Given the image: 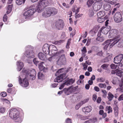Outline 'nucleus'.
I'll list each match as a JSON object with an SVG mask.
<instances>
[{"instance_id": "f257e3e1", "label": "nucleus", "mask_w": 123, "mask_h": 123, "mask_svg": "<svg viewBox=\"0 0 123 123\" xmlns=\"http://www.w3.org/2000/svg\"><path fill=\"white\" fill-rule=\"evenodd\" d=\"M49 4L48 0H40L38 2L36 8L30 9L23 13V15L25 18L27 19L31 16L36 11L41 12L44 7L48 6Z\"/></svg>"}, {"instance_id": "f03ea898", "label": "nucleus", "mask_w": 123, "mask_h": 123, "mask_svg": "<svg viewBox=\"0 0 123 123\" xmlns=\"http://www.w3.org/2000/svg\"><path fill=\"white\" fill-rule=\"evenodd\" d=\"M108 37L109 38H113L112 39V40H114L113 42L109 46L110 48H111L117 43L121 39L118 31L115 29H113L109 31Z\"/></svg>"}, {"instance_id": "7ed1b4c3", "label": "nucleus", "mask_w": 123, "mask_h": 123, "mask_svg": "<svg viewBox=\"0 0 123 123\" xmlns=\"http://www.w3.org/2000/svg\"><path fill=\"white\" fill-rule=\"evenodd\" d=\"M58 12V10L54 7H48L42 13V16L45 17H48L51 16L56 14Z\"/></svg>"}, {"instance_id": "20e7f679", "label": "nucleus", "mask_w": 123, "mask_h": 123, "mask_svg": "<svg viewBox=\"0 0 123 123\" xmlns=\"http://www.w3.org/2000/svg\"><path fill=\"white\" fill-rule=\"evenodd\" d=\"M19 112L16 109L13 108L10 111L9 115L12 118L15 120L17 119V121L21 122L22 119L19 117Z\"/></svg>"}, {"instance_id": "39448f33", "label": "nucleus", "mask_w": 123, "mask_h": 123, "mask_svg": "<svg viewBox=\"0 0 123 123\" xmlns=\"http://www.w3.org/2000/svg\"><path fill=\"white\" fill-rule=\"evenodd\" d=\"M26 50L25 54V56L28 58H33L35 57L33 51V47L30 45H28L26 47Z\"/></svg>"}, {"instance_id": "423d86ee", "label": "nucleus", "mask_w": 123, "mask_h": 123, "mask_svg": "<svg viewBox=\"0 0 123 123\" xmlns=\"http://www.w3.org/2000/svg\"><path fill=\"white\" fill-rule=\"evenodd\" d=\"M22 72L24 74L30 76V79H31L32 80H35L36 78V73L34 69L27 70L23 69L22 70Z\"/></svg>"}, {"instance_id": "0eeeda50", "label": "nucleus", "mask_w": 123, "mask_h": 123, "mask_svg": "<svg viewBox=\"0 0 123 123\" xmlns=\"http://www.w3.org/2000/svg\"><path fill=\"white\" fill-rule=\"evenodd\" d=\"M66 63V59L64 54L61 55L57 61V63L59 65H64Z\"/></svg>"}, {"instance_id": "6e6552de", "label": "nucleus", "mask_w": 123, "mask_h": 123, "mask_svg": "<svg viewBox=\"0 0 123 123\" xmlns=\"http://www.w3.org/2000/svg\"><path fill=\"white\" fill-rule=\"evenodd\" d=\"M76 90L75 87H73L72 86L68 88H65L63 89L64 93L67 95L70 94L71 93L74 92Z\"/></svg>"}, {"instance_id": "1a4fd4ad", "label": "nucleus", "mask_w": 123, "mask_h": 123, "mask_svg": "<svg viewBox=\"0 0 123 123\" xmlns=\"http://www.w3.org/2000/svg\"><path fill=\"white\" fill-rule=\"evenodd\" d=\"M114 21L116 22L119 23L122 20V17L121 13L119 12H117L114 15L113 17Z\"/></svg>"}, {"instance_id": "9d476101", "label": "nucleus", "mask_w": 123, "mask_h": 123, "mask_svg": "<svg viewBox=\"0 0 123 123\" xmlns=\"http://www.w3.org/2000/svg\"><path fill=\"white\" fill-rule=\"evenodd\" d=\"M18 79V81L19 84L22 86L24 87H26L28 86L29 82H28V80L26 78H25L22 80L21 79L20 77L19 76Z\"/></svg>"}, {"instance_id": "9b49d317", "label": "nucleus", "mask_w": 123, "mask_h": 123, "mask_svg": "<svg viewBox=\"0 0 123 123\" xmlns=\"http://www.w3.org/2000/svg\"><path fill=\"white\" fill-rule=\"evenodd\" d=\"M123 58V54H120L115 57L114 59V62L116 64L120 63Z\"/></svg>"}, {"instance_id": "f8f14e48", "label": "nucleus", "mask_w": 123, "mask_h": 123, "mask_svg": "<svg viewBox=\"0 0 123 123\" xmlns=\"http://www.w3.org/2000/svg\"><path fill=\"white\" fill-rule=\"evenodd\" d=\"M65 75V74L63 73L61 74L54 79V81L55 82H57L58 83L62 82L63 79L66 78Z\"/></svg>"}, {"instance_id": "ddd939ff", "label": "nucleus", "mask_w": 123, "mask_h": 123, "mask_svg": "<svg viewBox=\"0 0 123 123\" xmlns=\"http://www.w3.org/2000/svg\"><path fill=\"white\" fill-rule=\"evenodd\" d=\"M50 45L46 43L44 44L43 46V51L45 54H49L50 52Z\"/></svg>"}, {"instance_id": "4468645a", "label": "nucleus", "mask_w": 123, "mask_h": 123, "mask_svg": "<svg viewBox=\"0 0 123 123\" xmlns=\"http://www.w3.org/2000/svg\"><path fill=\"white\" fill-rule=\"evenodd\" d=\"M102 6V3H100L97 2L94 3L92 6L93 9L94 11L97 12L100 9Z\"/></svg>"}, {"instance_id": "2eb2a0df", "label": "nucleus", "mask_w": 123, "mask_h": 123, "mask_svg": "<svg viewBox=\"0 0 123 123\" xmlns=\"http://www.w3.org/2000/svg\"><path fill=\"white\" fill-rule=\"evenodd\" d=\"M55 26L59 30L62 29L64 26V25L62 20H59L56 21L55 23Z\"/></svg>"}, {"instance_id": "dca6fc26", "label": "nucleus", "mask_w": 123, "mask_h": 123, "mask_svg": "<svg viewBox=\"0 0 123 123\" xmlns=\"http://www.w3.org/2000/svg\"><path fill=\"white\" fill-rule=\"evenodd\" d=\"M75 82V80L72 78L69 79L68 78L65 80L64 84L67 86L71 85L74 83Z\"/></svg>"}, {"instance_id": "f3484780", "label": "nucleus", "mask_w": 123, "mask_h": 123, "mask_svg": "<svg viewBox=\"0 0 123 123\" xmlns=\"http://www.w3.org/2000/svg\"><path fill=\"white\" fill-rule=\"evenodd\" d=\"M63 50H62L57 52H56L55 53H51V54H52L53 55V56L51 57V58H52V60L55 61L56 60V59L57 58L56 56H57L60 54L63 53Z\"/></svg>"}, {"instance_id": "a211bd4d", "label": "nucleus", "mask_w": 123, "mask_h": 123, "mask_svg": "<svg viewBox=\"0 0 123 123\" xmlns=\"http://www.w3.org/2000/svg\"><path fill=\"white\" fill-rule=\"evenodd\" d=\"M123 71L121 72V71L118 70H112L111 72V73L112 74H115L120 77H123Z\"/></svg>"}, {"instance_id": "6ab92c4d", "label": "nucleus", "mask_w": 123, "mask_h": 123, "mask_svg": "<svg viewBox=\"0 0 123 123\" xmlns=\"http://www.w3.org/2000/svg\"><path fill=\"white\" fill-rule=\"evenodd\" d=\"M44 63V62H41L38 65V67L39 69L41 71H43L44 72H46L47 71V68H45L43 66V64Z\"/></svg>"}, {"instance_id": "aec40b11", "label": "nucleus", "mask_w": 123, "mask_h": 123, "mask_svg": "<svg viewBox=\"0 0 123 123\" xmlns=\"http://www.w3.org/2000/svg\"><path fill=\"white\" fill-rule=\"evenodd\" d=\"M17 65L18 66L17 70L18 71H20L23 68L24 66L23 63L20 61H18L17 62Z\"/></svg>"}, {"instance_id": "412c9836", "label": "nucleus", "mask_w": 123, "mask_h": 123, "mask_svg": "<svg viewBox=\"0 0 123 123\" xmlns=\"http://www.w3.org/2000/svg\"><path fill=\"white\" fill-rule=\"evenodd\" d=\"M88 99H87L86 100L81 101L79 103H78L75 106V108L77 110L82 105H83L85 104L88 101Z\"/></svg>"}, {"instance_id": "4be33fe9", "label": "nucleus", "mask_w": 123, "mask_h": 123, "mask_svg": "<svg viewBox=\"0 0 123 123\" xmlns=\"http://www.w3.org/2000/svg\"><path fill=\"white\" fill-rule=\"evenodd\" d=\"M92 108L91 106H89L84 107L82 109L83 112H89L91 111Z\"/></svg>"}, {"instance_id": "5701e85b", "label": "nucleus", "mask_w": 123, "mask_h": 123, "mask_svg": "<svg viewBox=\"0 0 123 123\" xmlns=\"http://www.w3.org/2000/svg\"><path fill=\"white\" fill-rule=\"evenodd\" d=\"M103 7L105 10L106 11H108L110 9L111 6L110 4L105 3L103 5Z\"/></svg>"}, {"instance_id": "b1692460", "label": "nucleus", "mask_w": 123, "mask_h": 123, "mask_svg": "<svg viewBox=\"0 0 123 123\" xmlns=\"http://www.w3.org/2000/svg\"><path fill=\"white\" fill-rule=\"evenodd\" d=\"M38 57L40 60H44L46 58V56L42 52H40L38 54Z\"/></svg>"}, {"instance_id": "393cba45", "label": "nucleus", "mask_w": 123, "mask_h": 123, "mask_svg": "<svg viewBox=\"0 0 123 123\" xmlns=\"http://www.w3.org/2000/svg\"><path fill=\"white\" fill-rule=\"evenodd\" d=\"M99 31L101 32L102 33L104 34H107L109 32L108 29L105 27H102L100 30Z\"/></svg>"}, {"instance_id": "a878e982", "label": "nucleus", "mask_w": 123, "mask_h": 123, "mask_svg": "<svg viewBox=\"0 0 123 123\" xmlns=\"http://www.w3.org/2000/svg\"><path fill=\"white\" fill-rule=\"evenodd\" d=\"M97 16L98 18H102L105 15L104 11H101L98 12Z\"/></svg>"}, {"instance_id": "bb28decb", "label": "nucleus", "mask_w": 123, "mask_h": 123, "mask_svg": "<svg viewBox=\"0 0 123 123\" xmlns=\"http://www.w3.org/2000/svg\"><path fill=\"white\" fill-rule=\"evenodd\" d=\"M112 56L113 55L112 54L109 53L107 56V57L105 58V61L104 62H107L110 60H111L112 58Z\"/></svg>"}, {"instance_id": "cd10ccee", "label": "nucleus", "mask_w": 123, "mask_h": 123, "mask_svg": "<svg viewBox=\"0 0 123 123\" xmlns=\"http://www.w3.org/2000/svg\"><path fill=\"white\" fill-rule=\"evenodd\" d=\"M94 0H88L86 5L88 7H90L94 2Z\"/></svg>"}, {"instance_id": "c85d7f7f", "label": "nucleus", "mask_w": 123, "mask_h": 123, "mask_svg": "<svg viewBox=\"0 0 123 123\" xmlns=\"http://www.w3.org/2000/svg\"><path fill=\"white\" fill-rule=\"evenodd\" d=\"M12 6L13 5L12 4L8 5L7 7V10L6 12L8 14L11 11Z\"/></svg>"}, {"instance_id": "c756f323", "label": "nucleus", "mask_w": 123, "mask_h": 123, "mask_svg": "<svg viewBox=\"0 0 123 123\" xmlns=\"http://www.w3.org/2000/svg\"><path fill=\"white\" fill-rule=\"evenodd\" d=\"M50 49L52 48V50H50L51 52L52 53H53V51H56L57 50V49L54 45H50ZM54 52V53H55Z\"/></svg>"}, {"instance_id": "7c9ffc66", "label": "nucleus", "mask_w": 123, "mask_h": 123, "mask_svg": "<svg viewBox=\"0 0 123 123\" xmlns=\"http://www.w3.org/2000/svg\"><path fill=\"white\" fill-rule=\"evenodd\" d=\"M25 0H17L16 3L18 5H20L22 4H24Z\"/></svg>"}, {"instance_id": "2f4dec72", "label": "nucleus", "mask_w": 123, "mask_h": 123, "mask_svg": "<svg viewBox=\"0 0 123 123\" xmlns=\"http://www.w3.org/2000/svg\"><path fill=\"white\" fill-rule=\"evenodd\" d=\"M107 97L109 100L111 101L112 100L113 98L114 97V96L111 93L109 92L108 93V96Z\"/></svg>"}, {"instance_id": "473e14b6", "label": "nucleus", "mask_w": 123, "mask_h": 123, "mask_svg": "<svg viewBox=\"0 0 123 123\" xmlns=\"http://www.w3.org/2000/svg\"><path fill=\"white\" fill-rule=\"evenodd\" d=\"M117 44V46L119 47L123 48V40H120Z\"/></svg>"}, {"instance_id": "72a5a7b5", "label": "nucleus", "mask_w": 123, "mask_h": 123, "mask_svg": "<svg viewBox=\"0 0 123 123\" xmlns=\"http://www.w3.org/2000/svg\"><path fill=\"white\" fill-rule=\"evenodd\" d=\"M117 68L116 70L121 71L123 69V65L122 63H120L118 66L117 65Z\"/></svg>"}, {"instance_id": "f704fd0d", "label": "nucleus", "mask_w": 123, "mask_h": 123, "mask_svg": "<svg viewBox=\"0 0 123 123\" xmlns=\"http://www.w3.org/2000/svg\"><path fill=\"white\" fill-rule=\"evenodd\" d=\"M115 115L116 116H117L118 114V108L117 106H116L114 108Z\"/></svg>"}, {"instance_id": "c9c22d12", "label": "nucleus", "mask_w": 123, "mask_h": 123, "mask_svg": "<svg viewBox=\"0 0 123 123\" xmlns=\"http://www.w3.org/2000/svg\"><path fill=\"white\" fill-rule=\"evenodd\" d=\"M64 71V69L63 68L60 69L58 70L56 72L55 74V75L56 76L58 75L60 73H61Z\"/></svg>"}, {"instance_id": "e433bc0d", "label": "nucleus", "mask_w": 123, "mask_h": 123, "mask_svg": "<svg viewBox=\"0 0 123 123\" xmlns=\"http://www.w3.org/2000/svg\"><path fill=\"white\" fill-rule=\"evenodd\" d=\"M81 51L82 53V55L85 56V54L87 52L86 47H84L83 49L81 50Z\"/></svg>"}, {"instance_id": "4c0bfd02", "label": "nucleus", "mask_w": 123, "mask_h": 123, "mask_svg": "<svg viewBox=\"0 0 123 123\" xmlns=\"http://www.w3.org/2000/svg\"><path fill=\"white\" fill-rule=\"evenodd\" d=\"M43 74L41 72H39L38 73V78L39 79H42L44 77Z\"/></svg>"}, {"instance_id": "58836bf2", "label": "nucleus", "mask_w": 123, "mask_h": 123, "mask_svg": "<svg viewBox=\"0 0 123 123\" xmlns=\"http://www.w3.org/2000/svg\"><path fill=\"white\" fill-rule=\"evenodd\" d=\"M104 40V38L102 36L100 37H98L96 38V40L97 41L101 42H103Z\"/></svg>"}, {"instance_id": "ea45409f", "label": "nucleus", "mask_w": 123, "mask_h": 123, "mask_svg": "<svg viewBox=\"0 0 123 123\" xmlns=\"http://www.w3.org/2000/svg\"><path fill=\"white\" fill-rule=\"evenodd\" d=\"M119 86L120 88L121 89L120 91L123 92V81L120 83L119 84Z\"/></svg>"}, {"instance_id": "a19ab883", "label": "nucleus", "mask_w": 123, "mask_h": 123, "mask_svg": "<svg viewBox=\"0 0 123 123\" xmlns=\"http://www.w3.org/2000/svg\"><path fill=\"white\" fill-rule=\"evenodd\" d=\"M89 116H81L80 119L81 120H85L88 119L89 118Z\"/></svg>"}, {"instance_id": "79ce46f5", "label": "nucleus", "mask_w": 123, "mask_h": 123, "mask_svg": "<svg viewBox=\"0 0 123 123\" xmlns=\"http://www.w3.org/2000/svg\"><path fill=\"white\" fill-rule=\"evenodd\" d=\"M105 80V79L102 77L98 78L97 79V81L98 82H103Z\"/></svg>"}, {"instance_id": "37998d69", "label": "nucleus", "mask_w": 123, "mask_h": 123, "mask_svg": "<svg viewBox=\"0 0 123 123\" xmlns=\"http://www.w3.org/2000/svg\"><path fill=\"white\" fill-rule=\"evenodd\" d=\"M113 41V40H112V39L108 40L106 41L104 43H103V44L104 45L106 44H108L109 45L110 43V42Z\"/></svg>"}, {"instance_id": "c03bdc74", "label": "nucleus", "mask_w": 123, "mask_h": 123, "mask_svg": "<svg viewBox=\"0 0 123 123\" xmlns=\"http://www.w3.org/2000/svg\"><path fill=\"white\" fill-rule=\"evenodd\" d=\"M108 64H104L102 65L101 67L103 69H106L107 68L108 66Z\"/></svg>"}, {"instance_id": "a18cd8bd", "label": "nucleus", "mask_w": 123, "mask_h": 123, "mask_svg": "<svg viewBox=\"0 0 123 123\" xmlns=\"http://www.w3.org/2000/svg\"><path fill=\"white\" fill-rule=\"evenodd\" d=\"M101 88H105L106 87V85L105 84H103L102 83L99 84L98 85Z\"/></svg>"}, {"instance_id": "49530a36", "label": "nucleus", "mask_w": 123, "mask_h": 123, "mask_svg": "<svg viewBox=\"0 0 123 123\" xmlns=\"http://www.w3.org/2000/svg\"><path fill=\"white\" fill-rule=\"evenodd\" d=\"M105 19L104 18H98V22L101 23L104 21Z\"/></svg>"}, {"instance_id": "de8ad7c7", "label": "nucleus", "mask_w": 123, "mask_h": 123, "mask_svg": "<svg viewBox=\"0 0 123 123\" xmlns=\"http://www.w3.org/2000/svg\"><path fill=\"white\" fill-rule=\"evenodd\" d=\"M106 108L108 110V113H110L111 112H112V109L111 107L110 106L109 107L108 106L106 107Z\"/></svg>"}, {"instance_id": "09e8293b", "label": "nucleus", "mask_w": 123, "mask_h": 123, "mask_svg": "<svg viewBox=\"0 0 123 123\" xmlns=\"http://www.w3.org/2000/svg\"><path fill=\"white\" fill-rule=\"evenodd\" d=\"M33 62H34V63L36 65L39 63V61L36 58H34L33 59Z\"/></svg>"}, {"instance_id": "8fccbe9b", "label": "nucleus", "mask_w": 123, "mask_h": 123, "mask_svg": "<svg viewBox=\"0 0 123 123\" xmlns=\"http://www.w3.org/2000/svg\"><path fill=\"white\" fill-rule=\"evenodd\" d=\"M5 111V108L4 107L0 108V113H4Z\"/></svg>"}, {"instance_id": "3c124183", "label": "nucleus", "mask_w": 123, "mask_h": 123, "mask_svg": "<svg viewBox=\"0 0 123 123\" xmlns=\"http://www.w3.org/2000/svg\"><path fill=\"white\" fill-rule=\"evenodd\" d=\"M117 65H116L114 64H112L111 65V68L112 69H115L117 68Z\"/></svg>"}, {"instance_id": "603ef678", "label": "nucleus", "mask_w": 123, "mask_h": 123, "mask_svg": "<svg viewBox=\"0 0 123 123\" xmlns=\"http://www.w3.org/2000/svg\"><path fill=\"white\" fill-rule=\"evenodd\" d=\"M0 94V95L3 97H5L7 95L6 93L5 92H3L1 93Z\"/></svg>"}, {"instance_id": "864d4df0", "label": "nucleus", "mask_w": 123, "mask_h": 123, "mask_svg": "<svg viewBox=\"0 0 123 123\" xmlns=\"http://www.w3.org/2000/svg\"><path fill=\"white\" fill-rule=\"evenodd\" d=\"M2 100H3L4 102H5L7 104H9L10 103V102L8 100L4 99V98H2L1 99Z\"/></svg>"}, {"instance_id": "5fc2aeb1", "label": "nucleus", "mask_w": 123, "mask_h": 123, "mask_svg": "<svg viewBox=\"0 0 123 123\" xmlns=\"http://www.w3.org/2000/svg\"><path fill=\"white\" fill-rule=\"evenodd\" d=\"M92 119H90L88 120L85 121L84 123H90L92 121Z\"/></svg>"}, {"instance_id": "6e6d98bb", "label": "nucleus", "mask_w": 123, "mask_h": 123, "mask_svg": "<svg viewBox=\"0 0 123 123\" xmlns=\"http://www.w3.org/2000/svg\"><path fill=\"white\" fill-rule=\"evenodd\" d=\"M66 122V123H72L71 119L69 118L67 119Z\"/></svg>"}, {"instance_id": "4d7b16f0", "label": "nucleus", "mask_w": 123, "mask_h": 123, "mask_svg": "<svg viewBox=\"0 0 123 123\" xmlns=\"http://www.w3.org/2000/svg\"><path fill=\"white\" fill-rule=\"evenodd\" d=\"M120 5L119 3L115 5L114 7H115V8H116V10H117V9L119 8L120 7Z\"/></svg>"}, {"instance_id": "13d9d810", "label": "nucleus", "mask_w": 123, "mask_h": 123, "mask_svg": "<svg viewBox=\"0 0 123 123\" xmlns=\"http://www.w3.org/2000/svg\"><path fill=\"white\" fill-rule=\"evenodd\" d=\"M65 85H66L64 84V83L62 84L59 87V89L60 90L62 89L64 87Z\"/></svg>"}, {"instance_id": "bf43d9fd", "label": "nucleus", "mask_w": 123, "mask_h": 123, "mask_svg": "<svg viewBox=\"0 0 123 123\" xmlns=\"http://www.w3.org/2000/svg\"><path fill=\"white\" fill-rule=\"evenodd\" d=\"M7 16L5 14L4 15L3 18V19L4 22H6L7 20Z\"/></svg>"}, {"instance_id": "052dcab7", "label": "nucleus", "mask_w": 123, "mask_h": 123, "mask_svg": "<svg viewBox=\"0 0 123 123\" xmlns=\"http://www.w3.org/2000/svg\"><path fill=\"white\" fill-rule=\"evenodd\" d=\"M97 96L96 94H94L93 95V99L94 101H95L97 98Z\"/></svg>"}, {"instance_id": "680f3d73", "label": "nucleus", "mask_w": 123, "mask_h": 123, "mask_svg": "<svg viewBox=\"0 0 123 123\" xmlns=\"http://www.w3.org/2000/svg\"><path fill=\"white\" fill-rule=\"evenodd\" d=\"M58 84L56 83L52 84L51 85V86L53 88H55L57 86Z\"/></svg>"}, {"instance_id": "e2e57ef3", "label": "nucleus", "mask_w": 123, "mask_h": 123, "mask_svg": "<svg viewBox=\"0 0 123 123\" xmlns=\"http://www.w3.org/2000/svg\"><path fill=\"white\" fill-rule=\"evenodd\" d=\"M94 89L95 91L98 92L99 91V89L98 87V86H95L94 87Z\"/></svg>"}, {"instance_id": "0e129e2a", "label": "nucleus", "mask_w": 123, "mask_h": 123, "mask_svg": "<svg viewBox=\"0 0 123 123\" xmlns=\"http://www.w3.org/2000/svg\"><path fill=\"white\" fill-rule=\"evenodd\" d=\"M116 79H117L116 77H114L113 78V80L112 81V82L113 84H115L116 82V81L115 80Z\"/></svg>"}, {"instance_id": "69168bd1", "label": "nucleus", "mask_w": 123, "mask_h": 123, "mask_svg": "<svg viewBox=\"0 0 123 123\" xmlns=\"http://www.w3.org/2000/svg\"><path fill=\"white\" fill-rule=\"evenodd\" d=\"M118 100L119 101L123 100V94H122L119 97Z\"/></svg>"}, {"instance_id": "338daca9", "label": "nucleus", "mask_w": 123, "mask_h": 123, "mask_svg": "<svg viewBox=\"0 0 123 123\" xmlns=\"http://www.w3.org/2000/svg\"><path fill=\"white\" fill-rule=\"evenodd\" d=\"M101 101V98L100 97H98L97 100V103H100Z\"/></svg>"}, {"instance_id": "774afa93", "label": "nucleus", "mask_w": 123, "mask_h": 123, "mask_svg": "<svg viewBox=\"0 0 123 123\" xmlns=\"http://www.w3.org/2000/svg\"><path fill=\"white\" fill-rule=\"evenodd\" d=\"M82 14H79L75 16V18H79L82 16Z\"/></svg>"}]
</instances>
